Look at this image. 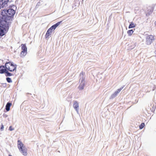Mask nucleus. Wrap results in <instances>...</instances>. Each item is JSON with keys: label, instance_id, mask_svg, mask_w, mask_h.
<instances>
[{"label": "nucleus", "instance_id": "c85d7f7f", "mask_svg": "<svg viewBox=\"0 0 156 156\" xmlns=\"http://www.w3.org/2000/svg\"><path fill=\"white\" fill-rule=\"evenodd\" d=\"M9 156H12L10 154H9Z\"/></svg>", "mask_w": 156, "mask_h": 156}, {"label": "nucleus", "instance_id": "f3484780", "mask_svg": "<svg viewBox=\"0 0 156 156\" xmlns=\"http://www.w3.org/2000/svg\"><path fill=\"white\" fill-rule=\"evenodd\" d=\"M127 32L129 36H131L133 33V29H131L128 30Z\"/></svg>", "mask_w": 156, "mask_h": 156}, {"label": "nucleus", "instance_id": "f03ea898", "mask_svg": "<svg viewBox=\"0 0 156 156\" xmlns=\"http://www.w3.org/2000/svg\"><path fill=\"white\" fill-rule=\"evenodd\" d=\"M9 28V22L0 25V36L2 37L8 32Z\"/></svg>", "mask_w": 156, "mask_h": 156}, {"label": "nucleus", "instance_id": "bb28decb", "mask_svg": "<svg viewBox=\"0 0 156 156\" xmlns=\"http://www.w3.org/2000/svg\"><path fill=\"white\" fill-rule=\"evenodd\" d=\"M155 107H154V105L152 107V111L154 110H154L155 109Z\"/></svg>", "mask_w": 156, "mask_h": 156}, {"label": "nucleus", "instance_id": "dca6fc26", "mask_svg": "<svg viewBox=\"0 0 156 156\" xmlns=\"http://www.w3.org/2000/svg\"><path fill=\"white\" fill-rule=\"evenodd\" d=\"M136 26V24H134L133 22H131L130 23L128 28L129 29H130L132 28H133L135 27Z\"/></svg>", "mask_w": 156, "mask_h": 156}, {"label": "nucleus", "instance_id": "9d476101", "mask_svg": "<svg viewBox=\"0 0 156 156\" xmlns=\"http://www.w3.org/2000/svg\"><path fill=\"white\" fill-rule=\"evenodd\" d=\"M73 106L78 114L79 113V105L77 101H75L73 102Z\"/></svg>", "mask_w": 156, "mask_h": 156}, {"label": "nucleus", "instance_id": "4468645a", "mask_svg": "<svg viewBox=\"0 0 156 156\" xmlns=\"http://www.w3.org/2000/svg\"><path fill=\"white\" fill-rule=\"evenodd\" d=\"M2 14H1L0 16V25L4 23H6L7 22L6 20H5V19H2Z\"/></svg>", "mask_w": 156, "mask_h": 156}, {"label": "nucleus", "instance_id": "ddd939ff", "mask_svg": "<svg viewBox=\"0 0 156 156\" xmlns=\"http://www.w3.org/2000/svg\"><path fill=\"white\" fill-rule=\"evenodd\" d=\"M12 105V103L9 102H7L6 106L5 109L7 112L9 111L10 109V107Z\"/></svg>", "mask_w": 156, "mask_h": 156}, {"label": "nucleus", "instance_id": "f257e3e1", "mask_svg": "<svg viewBox=\"0 0 156 156\" xmlns=\"http://www.w3.org/2000/svg\"><path fill=\"white\" fill-rule=\"evenodd\" d=\"M15 13V11L12 9H4L2 12V18L5 19L7 22L9 20H12Z\"/></svg>", "mask_w": 156, "mask_h": 156}, {"label": "nucleus", "instance_id": "2eb2a0df", "mask_svg": "<svg viewBox=\"0 0 156 156\" xmlns=\"http://www.w3.org/2000/svg\"><path fill=\"white\" fill-rule=\"evenodd\" d=\"M9 70L6 69V71H5V73H5V76L6 77L10 76L13 75L12 73L9 72Z\"/></svg>", "mask_w": 156, "mask_h": 156}, {"label": "nucleus", "instance_id": "6e6552de", "mask_svg": "<svg viewBox=\"0 0 156 156\" xmlns=\"http://www.w3.org/2000/svg\"><path fill=\"white\" fill-rule=\"evenodd\" d=\"M123 88V87H122L118 89L113 94H112L111 96L110 97V99H112L114 98L116 96H117L118 94H119L120 91Z\"/></svg>", "mask_w": 156, "mask_h": 156}, {"label": "nucleus", "instance_id": "9b49d317", "mask_svg": "<svg viewBox=\"0 0 156 156\" xmlns=\"http://www.w3.org/2000/svg\"><path fill=\"white\" fill-rule=\"evenodd\" d=\"M62 21H60L57 22L55 24L51 26L50 28L52 30H54L56 27H58L59 24L62 23Z\"/></svg>", "mask_w": 156, "mask_h": 156}, {"label": "nucleus", "instance_id": "c756f323", "mask_svg": "<svg viewBox=\"0 0 156 156\" xmlns=\"http://www.w3.org/2000/svg\"><path fill=\"white\" fill-rule=\"evenodd\" d=\"M83 0H82V2H83Z\"/></svg>", "mask_w": 156, "mask_h": 156}, {"label": "nucleus", "instance_id": "f8f14e48", "mask_svg": "<svg viewBox=\"0 0 156 156\" xmlns=\"http://www.w3.org/2000/svg\"><path fill=\"white\" fill-rule=\"evenodd\" d=\"M6 70L4 65L0 66V74L4 73Z\"/></svg>", "mask_w": 156, "mask_h": 156}, {"label": "nucleus", "instance_id": "1a4fd4ad", "mask_svg": "<svg viewBox=\"0 0 156 156\" xmlns=\"http://www.w3.org/2000/svg\"><path fill=\"white\" fill-rule=\"evenodd\" d=\"M21 46L22 51L21 52V54H23V55H24V54H25V55L27 53V47L25 44H22Z\"/></svg>", "mask_w": 156, "mask_h": 156}, {"label": "nucleus", "instance_id": "aec40b11", "mask_svg": "<svg viewBox=\"0 0 156 156\" xmlns=\"http://www.w3.org/2000/svg\"><path fill=\"white\" fill-rule=\"evenodd\" d=\"M144 126V123H142L139 126V128L140 129H142L143 128Z\"/></svg>", "mask_w": 156, "mask_h": 156}, {"label": "nucleus", "instance_id": "393cba45", "mask_svg": "<svg viewBox=\"0 0 156 156\" xmlns=\"http://www.w3.org/2000/svg\"><path fill=\"white\" fill-rule=\"evenodd\" d=\"M50 35V34H48L46 32L45 36L46 38L47 39V38Z\"/></svg>", "mask_w": 156, "mask_h": 156}, {"label": "nucleus", "instance_id": "412c9836", "mask_svg": "<svg viewBox=\"0 0 156 156\" xmlns=\"http://www.w3.org/2000/svg\"><path fill=\"white\" fill-rule=\"evenodd\" d=\"M53 30H52L50 28H49L47 31V33L49 34H51V33L52 32Z\"/></svg>", "mask_w": 156, "mask_h": 156}, {"label": "nucleus", "instance_id": "423d86ee", "mask_svg": "<svg viewBox=\"0 0 156 156\" xmlns=\"http://www.w3.org/2000/svg\"><path fill=\"white\" fill-rule=\"evenodd\" d=\"M154 40L153 35H150L147 36L146 37V43L147 45H150Z\"/></svg>", "mask_w": 156, "mask_h": 156}, {"label": "nucleus", "instance_id": "39448f33", "mask_svg": "<svg viewBox=\"0 0 156 156\" xmlns=\"http://www.w3.org/2000/svg\"><path fill=\"white\" fill-rule=\"evenodd\" d=\"M17 146L20 152L24 156H26L27 154V149L23 144L19 140H18Z\"/></svg>", "mask_w": 156, "mask_h": 156}, {"label": "nucleus", "instance_id": "a878e982", "mask_svg": "<svg viewBox=\"0 0 156 156\" xmlns=\"http://www.w3.org/2000/svg\"><path fill=\"white\" fill-rule=\"evenodd\" d=\"M3 86L4 87H6V83H2Z\"/></svg>", "mask_w": 156, "mask_h": 156}, {"label": "nucleus", "instance_id": "cd10ccee", "mask_svg": "<svg viewBox=\"0 0 156 156\" xmlns=\"http://www.w3.org/2000/svg\"><path fill=\"white\" fill-rule=\"evenodd\" d=\"M153 10H151V11H150V13H151L152 12H153Z\"/></svg>", "mask_w": 156, "mask_h": 156}, {"label": "nucleus", "instance_id": "7c9ffc66", "mask_svg": "<svg viewBox=\"0 0 156 156\" xmlns=\"http://www.w3.org/2000/svg\"><path fill=\"white\" fill-rule=\"evenodd\" d=\"M10 67V68H13L12 67Z\"/></svg>", "mask_w": 156, "mask_h": 156}, {"label": "nucleus", "instance_id": "6ab92c4d", "mask_svg": "<svg viewBox=\"0 0 156 156\" xmlns=\"http://www.w3.org/2000/svg\"><path fill=\"white\" fill-rule=\"evenodd\" d=\"M132 45L131 46V49H133V48H134V47L136 46V43H133L131 44Z\"/></svg>", "mask_w": 156, "mask_h": 156}, {"label": "nucleus", "instance_id": "0eeeda50", "mask_svg": "<svg viewBox=\"0 0 156 156\" xmlns=\"http://www.w3.org/2000/svg\"><path fill=\"white\" fill-rule=\"evenodd\" d=\"M9 0H0V9L8 6Z\"/></svg>", "mask_w": 156, "mask_h": 156}, {"label": "nucleus", "instance_id": "5701e85b", "mask_svg": "<svg viewBox=\"0 0 156 156\" xmlns=\"http://www.w3.org/2000/svg\"><path fill=\"white\" fill-rule=\"evenodd\" d=\"M14 129V128H12V126H10L9 127V130L10 131H12Z\"/></svg>", "mask_w": 156, "mask_h": 156}, {"label": "nucleus", "instance_id": "a211bd4d", "mask_svg": "<svg viewBox=\"0 0 156 156\" xmlns=\"http://www.w3.org/2000/svg\"><path fill=\"white\" fill-rule=\"evenodd\" d=\"M6 80L7 82L9 83H11L12 82V81L11 78L9 77H7L6 78Z\"/></svg>", "mask_w": 156, "mask_h": 156}, {"label": "nucleus", "instance_id": "2f4dec72", "mask_svg": "<svg viewBox=\"0 0 156 156\" xmlns=\"http://www.w3.org/2000/svg\"><path fill=\"white\" fill-rule=\"evenodd\" d=\"M155 45H156V43H155Z\"/></svg>", "mask_w": 156, "mask_h": 156}, {"label": "nucleus", "instance_id": "20e7f679", "mask_svg": "<svg viewBox=\"0 0 156 156\" xmlns=\"http://www.w3.org/2000/svg\"><path fill=\"white\" fill-rule=\"evenodd\" d=\"M85 73L82 72L80 75V80H81L80 85L78 87V88L80 90H82L83 89L85 85Z\"/></svg>", "mask_w": 156, "mask_h": 156}, {"label": "nucleus", "instance_id": "4be33fe9", "mask_svg": "<svg viewBox=\"0 0 156 156\" xmlns=\"http://www.w3.org/2000/svg\"><path fill=\"white\" fill-rule=\"evenodd\" d=\"M41 5V3L40 2H38L37 3L36 6V8H38L39 6L40 5Z\"/></svg>", "mask_w": 156, "mask_h": 156}, {"label": "nucleus", "instance_id": "7ed1b4c3", "mask_svg": "<svg viewBox=\"0 0 156 156\" xmlns=\"http://www.w3.org/2000/svg\"><path fill=\"white\" fill-rule=\"evenodd\" d=\"M5 68L9 70V71L12 72L16 70L17 65L14 64L13 62L9 61L6 62L4 65Z\"/></svg>", "mask_w": 156, "mask_h": 156}, {"label": "nucleus", "instance_id": "b1692460", "mask_svg": "<svg viewBox=\"0 0 156 156\" xmlns=\"http://www.w3.org/2000/svg\"><path fill=\"white\" fill-rule=\"evenodd\" d=\"M4 128V125H3V124L2 123L1 128H0L1 130L2 131L3 130Z\"/></svg>", "mask_w": 156, "mask_h": 156}]
</instances>
